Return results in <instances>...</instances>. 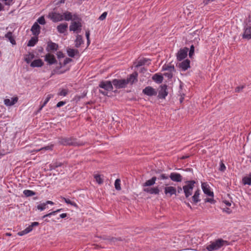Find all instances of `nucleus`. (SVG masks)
I'll return each instance as SVG.
<instances>
[{
  "label": "nucleus",
  "mask_w": 251,
  "mask_h": 251,
  "mask_svg": "<svg viewBox=\"0 0 251 251\" xmlns=\"http://www.w3.org/2000/svg\"><path fill=\"white\" fill-rule=\"evenodd\" d=\"M228 245V241L224 240L222 238H219L213 242H211L210 244L207 246L206 249L208 251H213L218 250L224 246Z\"/></svg>",
  "instance_id": "obj_1"
},
{
  "label": "nucleus",
  "mask_w": 251,
  "mask_h": 251,
  "mask_svg": "<svg viewBox=\"0 0 251 251\" xmlns=\"http://www.w3.org/2000/svg\"><path fill=\"white\" fill-rule=\"evenodd\" d=\"M186 185L183 186V190L185 198L188 200H190V196L192 195L193 190L196 184L195 180H188L185 182Z\"/></svg>",
  "instance_id": "obj_2"
},
{
  "label": "nucleus",
  "mask_w": 251,
  "mask_h": 251,
  "mask_svg": "<svg viewBox=\"0 0 251 251\" xmlns=\"http://www.w3.org/2000/svg\"><path fill=\"white\" fill-rule=\"evenodd\" d=\"M99 86L104 90V91L100 90V92L104 96L107 95V91H112L113 89L112 81H102L100 83Z\"/></svg>",
  "instance_id": "obj_3"
},
{
  "label": "nucleus",
  "mask_w": 251,
  "mask_h": 251,
  "mask_svg": "<svg viewBox=\"0 0 251 251\" xmlns=\"http://www.w3.org/2000/svg\"><path fill=\"white\" fill-rule=\"evenodd\" d=\"M59 143L64 146L76 145L75 140L72 137H61L59 138Z\"/></svg>",
  "instance_id": "obj_4"
},
{
  "label": "nucleus",
  "mask_w": 251,
  "mask_h": 251,
  "mask_svg": "<svg viewBox=\"0 0 251 251\" xmlns=\"http://www.w3.org/2000/svg\"><path fill=\"white\" fill-rule=\"evenodd\" d=\"M112 83L116 89L125 88L127 85L125 79H114Z\"/></svg>",
  "instance_id": "obj_5"
},
{
  "label": "nucleus",
  "mask_w": 251,
  "mask_h": 251,
  "mask_svg": "<svg viewBox=\"0 0 251 251\" xmlns=\"http://www.w3.org/2000/svg\"><path fill=\"white\" fill-rule=\"evenodd\" d=\"M166 187L164 188V194L167 197H171L173 195L176 196H177L176 194V188L175 187L168 186V184H165Z\"/></svg>",
  "instance_id": "obj_6"
},
{
  "label": "nucleus",
  "mask_w": 251,
  "mask_h": 251,
  "mask_svg": "<svg viewBox=\"0 0 251 251\" xmlns=\"http://www.w3.org/2000/svg\"><path fill=\"white\" fill-rule=\"evenodd\" d=\"M82 27L81 22L78 21H72L69 27L70 31L79 33L80 32Z\"/></svg>",
  "instance_id": "obj_7"
},
{
  "label": "nucleus",
  "mask_w": 251,
  "mask_h": 251,
  "mask_svg": "<svg viewBox=\"0 0 251 251\" xmlns=\"http://www.w3.org/2000/svg\"><path fill=\"white\" fill-rule=\"evenodd\" d=\"M49 17L53 22H58L63 21V15L57 12H51L49 14Z\"/></svg>",
  "instance_id": "obj_8"
},
{
  "label": "nucleus",
  "mask_w": 251,
  "mask_h": 251,
  "mask_svg": "<svg viewBox=\"0 0 251 251\" xmlns=\"http://www.w3.org/2000/svg\"><path fill=\"white\" fill-rule=\"evenodd\" d=\"M189 50V49L187 47H184L183 49H180L177 54H176V58L177 60L178 61H181L182 60L185 58V57L187 55V53Z\"/></svg>",
  "instance_id": "obj_9"
},
{
  "label": "nucleus",
  "mask_w": 251,
  "mask_h": 251,
  "mask_svg": "<svg viewBox=\"0 0 251 251\" xmlns=\"http://www.w3.org/2000/svg\"><path fill=\"white\" fill-rule=\"evenodd\" d=\"M167 86L166 84L161 85L160 86V90H159L158 98L161 99H164L168 95L167 91Z\"/></svg>",
  "instance_id": "obj_10"
},
{
  "label": "nucleus",
  "mask_w": 251,
  "mask_h": 251,
  "mask_svg": "<svg viewBox=\"0 0 251 251\" xmlns=\"http://www.w3.org/2000/svg\"><path fill=\"white\" fill-rule=\"evenodd\" d=\"M143 93L148 96H156L157 95L156 91L151 86H147L143 90Z\"/></svg>",
  "instance_id": "obj_11"
},
{
  "label": "nucleus",
  "mask_w": 251,
  "mask_h": 251,
  "mask_svg": "<svg viewBox=\"0 0 251 251\" xmlns=\"http://www.w3.org/2000/svg\"><path fill=\"white\" fill-rule=\"evenodd\" d=\"M138 73L136 72L133 73L130 75L129 76L125 79L126 83L127 85L128 83L132 84L134 82L137 81Z\"/></svg>",
  "instance_id": "obj_12"
},
{
  "label": "nucleus",
  "mask_w": 251,
  "mask_h": 251,
  "mask_svg": "<svg viewBox=\"0 0 251 251\" xmlns=\"http://www.w3.org/2000/svg\"><path fill=\"white\" fill-rule=\"evenodd\" d=\"M169 177L174 182H179L182 180V176L176 173H171L169 176Z\"/></svg>",
  "instance_id": "obj_13"
},
{
  "label": "nucleus",
  "mask_w": 251,
  "mask_h": 251,
  "mask_svg": "<svg viewBox=\"0 0 251 251\" xmlns=\"http://www.w3.org/2000/svg\"><path fill=\"white\" fill-rule=\"evenodd\" d=\"M201 188H202L203 193L205 194H206L210 197H213L214 196L213 192L210 191V190L209 189V186L206 183H205V182L202 183H201Z\"/></svg>",
  "instance_id": "obj_14"
},
{
  "label": "nucleus",
  "mask_w": 251,
  "mask_h": 251,
  "mask_svg": "<svg viewBox=\"0 0 251 251\" xmlns=\"http://www.w3.org/2000/svg\"><path fill=\"white\" fill-rule=\"evenodd\" d=\"M41 27L37 23H35L32 26L31 31L33 35L38 36L40 33Z\"/></svg>",
  "instance_id": "obj_15"
},
{
  "label": "nucleus",
  "mask_w": 251,
  "mask_h": 251,
  "mask_svg": "<svg viewBox=\"0 0 251 251\" xmlns=\"http://www.w3.org/2000/svg\"><path fill=\"white\" fill-rule=\"evenodd\" d=\"M245 31L243 35V38L250 39L251 38V26L248 24L245 27Z\"/></svg>",
  "instance_id": "obj_16"
},
{
  "label": "nucleus",
  "mask_w": 251,
  "mask_h": 251,
  "mask_svg": "<svg viewBox=\"0 0 251 251\" xmlns=\"http://www.w3.org/2000/svg\"><path fill=\"white\" fill-rule=\"evenodd\" d=\"M144 191L150 194L158 195L160 190L158 187H155L144 188Z\"/></svg>",
  "instance_id": "obj_17"
},
{
  "label": "nucleus",
  "mask_w": 251,
  "mask_h": 251,
  "mask_svg": "<svg viewBox=\"0 0 251 251\" xmlns=\"http://www.w3.org/2000/svg\"><path fill=\"white\" fill-rule=\"evenodd\" d=\"M45 61H47L50 65L55 64L57 61L53 54L48 53L45 56Z\"/></svg>",
  "instance_id": "obj_18"
},
{
  "label": "nucleus",
  "mask_w": 251,
  "mask_h": 251,
  "mask_svg": "<svg viewBox=\"0 0 251 251\" xmlns=\"http://www.w3.org/2000/svg\"><path fill=\"white\" fill-rule=\"evenodd\" d=\"M200 190L199 189H197L195 192L194 195L191 198H190V199L192 200V201H191V202L197 203L198 202L200 201L201 199H200Z\"/></svg>",
  "instance_id": "obj_19"
},
{
  "label": "nucleus",
  "mask_w": 251,
  "mask_h": 251,
  "mask_svg": "<svg viewBox=\"0 0 251 251\" xmlns=\"http://www.w3.org/2000/svg\"><path fill=\"white\" fill-rule=\"evenodd\" d=\"M190 61L188 59H186L179 64V67L183 71H186L190 67Z\"/></svg>",
  "instance_id": "obj_20"
},
{
  "label": "nucleus",
  "mask_w": 251,
  "mask_h": 251,
  "mask_svg": "<svg viewBox=\"0 0 251 251\" xmlns=\"http://www.w3.org/2000/svg\"><path fill=\"white\" fill-rule=\"evenodd\" d=\"M68 28V24H61L57 26L58 31L60 33H64Z\"/></svg>",
  "instance_id": "obj_21"
},
{
  "label": "nucleus",
  "mask_w": 251,
  "mask_h": 251,
  "mask_svg": "<svg viewBox=\"0 0 251 251\" xmlns=\"http://www.w3.org/2000/svg\"><path fill=\"white\" fill-rule=\"evenodd\" d=\"M44 64L43 62L40 59L34 60L30 64V66L32 67H40Z\"/></svg>",
  "instance_id": "obj_22"
},
{
  "label": "nucleus",
  "mask_w": 251,
  "mask_h": 251,
  "mask_svg": "<svg viewBox=\"0 0 251 251\" xmlns=\"http://www.w3.org/2000/svg\"><path fill=\"white\" fill-rule=\"evenodd\" d=\"M157 179V177L153 176L151 179L147 180L143 184L144 187L151 186L154 185Z\"/></svg>",
  "instance_id": "obj_23"
},
{
  "label": "nucleus",
  "mask_w": 251,
  "mask_h": 251,
  "mask_svg": "<svg viewBox=\"0 0 251 251\" xmlns=\"http://www.w3.org/2000/svg\"><path fill=\"white\" fill-rule=\"evenodd\" d=\"M62 15H63V20L69 21L73 19L72 13L68 11H66L65 12L63 13Z\"/></svg>",
  "instance_id": "obj_24"
},
{
  "label": "nucleus",
  "mask_w": 251,
  "mask_h": 251,
  "mask_svg": "<svg viewBox=\"0 0 251 251\" xmlns=\"http://www.w3.org/2000/svg\"><path fill=\"white\" fill-rule=\"evenodd\" d=\"M58 46L56 43L50 42L48 43L47 50H56L58 49Z\"/></svg>",
  "instance_id": "obj_25"
},
{
  "label": "nucleus",
  "mask_w": 251,
  "mask_h": 251,
  "mask_svg": "<svg viewBox=\"0 0 251 251\" xmlns=\"http://www.w3.org/2000/svg\"><path fill=\"white\" fill-rule=\"evenodd\" d=\"M67 51L68 55L71 57H74L75 56V55L79 53V51L78 50L70 48L68 49Z\"/></svg>",
  "instance_id": "obj_26"
},
{
  "label": "nucleus",
  "mask_w": 251,
  "mask_h": 251,
  "mask_svg": "<svg viewBox=\"0 0 251 251\" xmlns=\"http://www.w3.org/2000/svg\"><path fill=\"white\" fill-rule=\"evenodd\" d=\"M152 79L156 82L160 83L163 81V77L161 75L156 74L152 76Z\"/></svg>",
  "instance_id": "obj_27"
},
{
  "label": "nucleus",
  "mask_w": 251,
  "mask_h": 251,
  "mask_svg": "<svg viewBox=\"0 0 251 251\" xmlns=\"http://www.w3.org/2000/svg\"><path fill=\"white\" fill-rule=\"evenodd\" d=\"M5 37L7 38L10 43L12 45H15L16 44V41L14 38V37L12 36V33L10 31L7 32L5 35Z\"/></svg>",
  "instance_id": "obj_28"
},
{
  "label": "nucleus",
  "mask_w": 251,
  "mask_h": 251,
  "mask_svg": "<svg viewBox=\"0 0 251 251\" xmlns=\"http://www.w3.org/2000/svg\"><path fill=\"white\" fill-rule=\"evenodd\" d=\"M75 46L76 48H79L80 46V45L83 43L82 36L80 35H77L75 40Z\"/></svg>",
  "instance_id": "obj_29"
},
{
  "label": "nucleus",
  "mask_w": 251,
  "mask_h": 251,
  "mask_svg": "<svg viewBox=\"0 0 251 251\" xmlns=\"http://www.w3.org/2000/svg\"><path fill=\"white\" fill-rule=\"evenodd\" d=\"M38 39L37 36L31 37L27 43V46L33 47L38 42Z\"/></svg>",
  "instance_id": "obj_30"
},
{
  "label": "nucleus",
  "mask_w": 251,
  "mask_h": 251,
  "mask_svg": "<svg viewBox=\"0 0 251 251\" xmlns=\"http://www.w3.org/2000/svg\"><path fill=\"white\" fill-rule=\"evenodd\" d=\"M53 147V145H51L50 146H47L46 147L41 148V149H39L34 150L32 151H31L30 152H37L39 151H43V150H52Z\"/></svg>",
  "instance_id": "obj_31"
},
{
  "label": "nucleus",
  "mask_w": 251,
  "mask_h": 251,
  "mask_svg": "<svg viewBox=\"0 0 251 251\" xmlns=\"http://www.w3.org/2000/svg\"><path fill=\"white\" fill-rule=\"evenodd\" d=\"M243 183L244 184H248L249 185H251V173L249 174L248 176H245L243 177Z\"/></svg>",
  "instance_id": "obj_32"
},
{
  "label": "nucleus",
  "mask_w": 251,
  "mask_h": 251,
  "mask_svg": "<svg viewBox=\"0 0 251 251\" xmlns=\"http://www.w3.org/2000/svg\"><path fill=\"white\" fill-rule=\"evenodd\" d=\"M163 70L168 71L170 72H173L175 71V67L174 65H165L163 66Z\"/></svg>",
  "instance_id": "obj_33"
},
{
  "label": "nucleus",
  "mask_w": 251,
  "mask_h": 251,
  "mask_svg": "<svg viewBox=\"0 0 251 251\" xmlns=\"http://www.w3.org/2000/svg\"><path fill=\"white\" fill-rule=\"evenodd\" d=\"M149 61H150V59H149L144 58L143 59H141L138 61L137 64L135 66V67H139L143 66Z\"/></svg>",
  "instance_id": "obj_34"
},
{
  "label": "nucleus",
  "mask_w": 251,
  "mask_h": 251,
  "mask_svg": "<svg viewBox=\"0 0 251 251\" xmlns=\"http://www.w3.org/2000/svg\"><path fill=\"white\" fill-rule=\"evenodd\" d=\"M63 165L62 163L59 162H55L50 165V170H53L58 167H60Z\"/></svg>",
  "instance_id": "obj_35"
},
{
  "label": "nucleus",
  "mask_w": 251,
  "mask_h": 251,
  "mask_svg": "<svg viewBox=\"0 0 251 251\" xmlns=\"http://www.w3.org/2000/svg\"><path fill=\"white\" fill-rule=\"evenodd\" d=\"M53 97V95L52 94H49L47 96L45 101L44 102L43 104L41 106L39 109V111L41 110V109L46 105V104L47 103V102L50 100Z\"/></svg>",
  "instance_id": "obj_36"
},
{
  "label": "nucleus",
  "mask_w": 251,
  "mask_h": 251,
  "mask_svg": "<svg viewBox=\"0 0 251 251\" xmlns=\"http://www.w3.org/2000/svg\"><path fill=\"white\" fill-rule=\"evenodd\" d=\"M34 55L29 52L28 54L26 55L25 60L27 63L28 64L30 62L31 60L34 58Z\"/></svg>",
  "instance_id": "obj_37"
},
{
  "label": "nucleus",
  "mask_w": 251,
  "mask_h": 251,
  "mask_svg": "<svg viewBox=\"0 0 251 251\" xmlns=\"http://www.w3.org/2000/svg\"><path fill=\"white\" fill-rule=\"evenodd\" d=\"M23 193L26 197L32 196L35 195V193L34 192L29 190H24Z\"/></svg>",
  "instance_id": "obj_38"
},
{
  "label": "nucleus",
  "mask_w": 251,
  "mask_h": 251,
  "mask_svg": "<svg viewBox=\"0 0 251 251\" xmlns=\"http://www.w3.org/2000/svg\"><path fill=\"white\" fill-rule=\"evenodd\" d=\"M120 182H121V180L119 178H117V179H116V180L115 181V183H114L115 188L117 190L119 191V190H121Z\"/></svg>",
  "instance_id": "obj_39"
},
{
  "label": "nucleus",
  "mask_w": 251,
  "mask_h": 251,
  "mask_svg": "<svg viewBox=\"0 0 251 251\" xmlns=\"http://www.w3.org/2000/svg\"><path fill=\"white\" fill-rule=\"evenodd\" d=\"M31 231L30 227H26L25 229L23 231H20L18 233V235L19 236H23L25 234H27Z\"/></svg>",
  "instance_id": "obj_40"
},
{
  "label": "nucleus",
  "mask_w": 251,
  "mask_h": 251,
  "mask_svg": "<svg viewBox=\"0 0 251 251\" xmlns=\"http://www.w3.org/2000/svg\"><path fill=\"white\" fill-rule=\"evenodd\" d=\"M94 178L97 182L99 184H102L103 182V179L101 177V176L100 175H95Z\"/></svg>",
  "instance_id": "obj_41"
},
{
  "label": "nucleus",
  "mask_w": 251,
  "mask_h": 251,
  "mask_svg": "<svg viewBox=\"0 0 251 251\" xmlns=\"http://www.w3.org/2000/svg\"><path fill=\"white\" fill-rule=\"evenodd\" d=\"M61 198L65 201L66 203L67 204H69L72 206H74L75 207H77V204L73 201H72L68 199H66L64 197H61Z\"/></svg>",
  "instance_id": "obj_42"
},
{
  "label": "nucleus",
  "mask_w": 251,
  "mask_h": 251,
  "mask_svg": "<svg viewBox=\"0 0 251 251\" xmlns=\"http://www.w3.org/2000/svg\"><path fill=\"white\" fill-rule=\"evenodd\" d=\"M68 92L69 91L68 89H63L59 92V93H58V95L64 97L68 94Z\"/></svg>",
  "instance_id": "obj_43"
},
{
  "label": "nucleus",
  "mask_w": 251,
  "mask_h": 251,
  "mask_svg": "<svg viewBox=\"0 0 251 251\" xmlns=\"http://www.w3.org/2000/svg\"><path fill=\"white\" fill-rule=\"evenodd\" d=\"M61 210V209H57L56 211H54L51 212L50 213H48L47 214H46L44 216H43L42 218H43V219H44L46 217H50L51 215H55L56 213L59 212Z\"/></svg>",
  "instance_id": "obj_44"
},
{
  "label": "nucleus",
  "mask_w": 251,
  "mask_h": 251,
  "mask_svg": "<svg viewBox=\"0 0 251 251\" xmlns=\"http://www.w3.org/2000/svg\"><path fill=\"white\" fill-rule=\"evenodd\" d=\"M71 20L72 21H78L79 22H81V19L77 14H74V15H73V19Z\"/></svg>",
  "instance_id": "obj_45"
},
{
  "label": "nucleus",
  "mask_w": 251,
  "mask_h": 251,
  "mask_svg": "<svg viewBox=\"0 0 251 251\" xmlns=\"http://www.w3.org/2000/svg\"><path fill=\"white\" fill-rule=\"evenodd\" d=\"M194 50H195L194 46L193 45H192L190 47V49L189 53V56L190 58L192 57L193 55L194 54Z\"/></svg>",
  "instance_id": "obj_46"
},
{
  "label": "nucleus",
  "mask_w": 251,
  "mask_h": 251,
  "mask_svg": "<svg viewBox=\"0 0 251 251\" xmlns=\"http://www.w3.org/2000/svg\"><path fill=\"white\" fill-rule=\"evenodd\" d=\"M37 22L39 24L42 25H45L46 24V21L44 16H41L40 18H39L37 20Z\"/></svg>",
  "instance_id": "obj_47"
},
{
  "label": "nucleus",
  "mask_w": 251,
  "mask_h": 251,
  "mask_svg": "<svg viewBox=\"0 0 251 251\" xmlns=\"http://www.w3.org/2000/svg\"><path fill=\"white\" fill-rule=\"evenodd\" d=\"M169 177V176L166 175L165 174H160L157 177L158 179H167Z\"/></svg>",
  "instance_id": "obj_48"
},
{
  "label": "nucleus",
  "mask_w": 251,
  "mask_h": 251,
  "mask_svg": "<svg viewBox=\"0 0 251 251\" xmlns=\"http://www.w3.org/2000/svg\"><path fill=\"white\" fill-rule=\"evenodd\" d=\"M108 240H109L111 243H115L117 241H122V239L121 237L120 238H115V237H111L110 238H108Z\"/></svg>",
  "instance_id": "obj_49"
},
{
  "label": "nucleus",
  "mask_w": 251,
  "mask_h": 251,
  "mask_svg": "<svg viewBox=\"0 0 251 251\" xmlns=\"http://www.w3.org/2000/svg\"><path fill=\"white\" fill-rule=\"evenodd\" d=\"M46 203H43L37 206V208L41 211L44 210L46 208Z\"/></svg>",
  "instance_id": "obj_50"
},
{
  "label": "nucleus",
  "mask_w": 251,
  "mask_h": 251,
  "mask_svg": "<svg viewBox=\"0 0 251 251\" xmlns=\"http://www.w3.org/2000/svg\"><path fill=\"white\" fill-rule=\"evenodd\" d=\"M205 202H210L211 203H215L216 202L213 198H206L204 200Z\"/></svg>",
  "instance_id": "obj_51"
},
{
  "label": "nucleus",
  "mask_w": 251,
  "mask_h": 251,
  "mask_svg": "<svg viewBox=\"0 0 251 251\" xmlns=\"http://www.w3.org/2000/svg\"><path fill=\"white\" fill-rule=\"evenodd\" d=\"M4 104L7 106H12V104H12L11 101L9 99H5L4 100Z\"/></svg>",
  "instance_id": "obj_52"
},
{
  "label": "nucleus",
  "mask_w": 251,
  "mask_h": 251,
  "mask_svg": "<svg viewBox=\"0 0 251 251\" xmlns=\"http://www.w3.org/2000/svg\"><path fill=\"white\" fill-rule=\"evenodd\" d=\"M107 16V12H103L99 17V19L100 21L104 20Z\"/></svg>",
  "instance_id": "obj_53"
},
{
  "label": "nucleus",
  "mask_w": 251,
  "mask_h": 251,
  "mask_svg": "<svg viewBox=\"0 0 251 251\" xmlns=\"http://www.w3.org/2000/svg\"><path fill=\"white\" fill-rule=\"evenodd\" d=\"M85 35H86L87 40V44H89L90 42V38H89V36H90V31L89 30H88L86 31Z\"/></svg>",
  "instance_id": "obj_54"
},
{
  "label": "nucleus",
  "mask_w": 251,
  "mask_h": 251,
  "mask_svg": "<svg viewBox=\"0 0 251 251\" xmlns=\"http://www.w3.org/2000/svg\"><path fill=\"white\" fill-rule=\"evenodd\" d=\"M226 168L225 164L223 162H221L219 170L222 172H224L226 170Z\"/></svg>",
  "instance_id": "obj_55"
},
{
  "label": "nucleus",
  "mask_w": 251,
  "mask_h": 251,
  "mask_svg": "<svg viewBox=\"0 0 251 251\" xmlns=\"http://www.w3.org/2000/svg\"><path fill=\"white\" fill-rule=\"evenodd\" d=\"M57 56L58 58H61L64 57V55L61 51H58L57 52Z\"/></svg>",
  "instance_id": "obj_56"
},
{
  "label": "nucleus",
  "mask_w": 251,
  "mask_h": 251,
  "mask_svg": "<svg viewBox=\"0 0 251 251\" xmlns=\"http://www.w3.org/2000/svg\"><path fill=\"white\" fill-rule=\"evenodd\" d=\"M172 73V72H169V73H166L164 74V75L165 76H167L169 78H171L173 77V74Z\"/></svg>",
  "instance_id": "obj_57"
},
{
  "label": "nucleus",
  "mask_w": 251,
  "mask_h": 251,
  "mask_svg": "<svg viewBox=\"0 0 251 251\" xmlns=\"http://www.w3.org/2000/svg\"><path fill=\"white\" fill-rule=\"evenodd\" d=\"M38 225H39V223L35 222H33L30 226H28V227H30L31 228V231H32V228H33V226H37Z\"/></svg>",
  "instance_id": "obj_58"
},
{
  "label": "nucleus",
  "mask_w": 251,
  "mask_h": 251,
  "mask_svg": "<svg viewBox=\"0 0 251 251\" xmlns=\"http://www.w3.org/2000/svg\"><path fill=\"white\" fill-rule=\"evenodd\" d=\"M216 0H204L203 1V3L204 4V5H206L213 1H215Z\"/></svg>",
  "instance_id": "obj_59"
},
{
  "label": "nucleus",
  "mask_w": 251,
  "mask_h": 251,
  "mask_svg": "<svg viewBox=\"0 0 251 251\" xmlns=\"http://www.w3.org/2000/svg\"><path fill=\"white\" fill-rule=\"evenodd\" d=\"M18 98L17 97H14L12 98V100H11L12 102L11 104H12V105L15 104L18 101Z\"/></svg>",
  "instance_id": "obj_60"
},
{
  "label": "nucleus",
  "mask_w": 251,
  "mask_h": 251,
  "mask_svg": "<svg viewBox=\"0 0 251 251\" xmlns=\"http://www.w3.org/2000/svg\"><path fill=\"white\" fill-rule=\"evenodd\" d=\"M65 103H66L65 101H60L57 103V104L56 105V107H60L64 105Z\"/></svg>",
  "instance_id": "obj_61"
},
{
  "label": "nucleus",
  "mask_w": 251,
  "mask_h": 251,
  "mask_svg": "<svg viewBox=\"0 0 251 251\" xmlns=\"http://www.w3.org/2000/svg\"><path fill=\"white\" fill-rule=\"evenodd\" d=\"M244 86H238L235 88V91L236 92H239L242 90V89L244 88Z\"/></svg>",
  "instance_id": "obj_62"
},
{
  "label": "nucleus",
  "mask_w": 251,
  "mask_h": 251,
  "mask_svg": "<svg viewBox=\"0 0 251 251\" xmlns=\"http://www.w3.org/2000/svg\"><path fill=\"white\" fill-rule=\"evenodd\" d=\"M72 61V59L69 58H66L64 61V65H66L67 64L69 63L71 61Z\"/></svg>",
  "instance_id": "obj_63"
},
{
  "label": "nucleus",
  "mask_w": 251,
  "mask_h": 251,
  "mask_svg": "<svg viewBox=\"0 0 251 251\" xmlns=\"http://www.w3.org/2000/svg\"><path fill=\"white\" fill-rule=\"evenodd\" d=\"M183 190V187L181 188L180 186H178L176 189V194L178 195V194L182 192Z\"/></svg>",
  "instance_id": "obj_64"
}]
</instances>
